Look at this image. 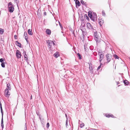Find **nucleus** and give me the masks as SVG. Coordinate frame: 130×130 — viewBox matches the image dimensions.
Masks as SVG:
<instances>
[{
	"instance_id": "19",
	"label": "nucleus",
	"mask_w": 130,
	"mask_h": 130,
	"mask_svg": "<svg viewBox=\"0 0 130 130\" xmlns=\"http://www.w3.org/2000/svg\"><path fill=\"white\" fill-rule=\"evenodd\" d=\"M104 53V52L102 51L101 49L99 50L98 51V55H101V54H103Z\"/></svg>"
},
{
	"instance_id": "43",
	"label": "nucleus",
	"mask_w": 130,
	"mask_h": 130,
	"mask_svg": "<svg viewBox=\"0 0 130 130\" xmlns=\"http://www.w3.org/2000/svg\"><path fill=\"white\" fill-rule=\"evenodd\" d=\"M23 54H24V55L26 54V52H25V51H23Z\"/></svg>"
},
{
	"instance_id": "49",
	"label": "nucleus",
	"mask_w": 130,
	"mask_h": 130,
	"mask_svg": "<svg viewBox=\"0 0 130 130\" xmlns=\"http://www.w3.org/2000/svg\"><path fill=\"white\" fill-rule=\"evenodd\" d=\"M117 85H118V84H119V82H117Z\"/></svg>"
},
{
	"instance_id": "11",
	"label": "nucleus",
	"mask_w": 130,
	"mask_h": 130,
	"mask_svg": "<svg viewBox=\"0 0 130 130\" xmlns=\"http://www.w3.org/2000/svg\"><path fill=\"white\" fill-rule=\"evenodd\" d=\"M99 23L100 26H102L104 23L103 20L102 19H100L99 20Z\"/></svg>"
},
{
	"instance_id": "26",
	"label": "nucleus",
	"mask_w": 130,
	"mask_h": 130,
	"mask_svg": "<svg viewBox=\"0 0 130 130\" xmlns=\"http://www.w3.org/2000/svg\"><path fill=\"white\" fill-rule=\"evenodd\" d=\"M102 14L103 16H106V14L104 10L102 11Z\"/></svg>"
},
{
	"instance_id": "10",
	"label": "nucleus",
	"mask_w": 130,
	"mask_h": 130,
	"mask_svg": "<svg viewBox=\"0 0 130 130\" xmlns=\"http://www.w3.org/2000/svg\"><path fill=\"white\" fill-rule=\"evenodd\" d=\"M99 55V61L100 62H101V61L103 59L104 55L103 54H101V55Z\"/></svg>"
},
{
	"instance_id": "14",
	"label": "nucleus",
	"mask_w": 130,
	"mask_h": 130,
	"mask_svg": "<svg viewBox=\"0 0 130 130\" xmlns=\"http://www.w3.org/2000/svg\"><path fill=\"white\" fill-rule=\"evenodd\" d=\"M6 88H7L8 90H11V87L10 86V84L8 83L7 84Z\"/></svg>"
},
{
	"instance_id": "8",
	"label": "nucleus",
	"mask_w": 130,
	"mask_h": 130,
	"mask_svg": "<svg viewBox=\"0 0 130 130\" xmlns=\"http://www.w3.org/2000/svg\"><path fill=\"white\" fill-rule=\"evenodd\" d=\"M94 15H93V17L91 19L93 21H96L97 19L96 14L94 13H93Z\"/></svg>"
},
{
	"instance_id": "16",
	"label": "nucleus",
	"mask_w": 130,
	"mask_h": 130,
	"mask_svg": "<svg viewBox=\"0 0 130 130\" xmlns=\"http://www.w3.org/2000/svg\"><path fill=\"white\" fill-rule=\"evenodd\" d=\"M46 34L49 35H50L51 34V30L49 29H47V30H46Z\"/></svg>"
},
{
	"instance_id": "28",
	"label": "nucleus",
	"mask_w": 130,
	"mask_h": 130,
	"mask_svg": "<svg viewBox=\"0 0 130 130\" xmlns=\"http://www.w3.org/2000/svg\"><path fill=\"white\" fill-rule=\"evenodd\" d=\"M0 108H1V112L2 113V118H3V110L2 109V107H1Z\"/></svg>"
},
{
	"instance_id": "36",
	"label": "nucleus",
	"mask_w": 130,
	"mask_h": 130,
	"mask_svg": "<svg viewBox=\"0 0 130 130\" xmlns=\"http://www.w3.org/2000/svg\"><path fill=\"white\" fill-rule=\"evenodd\" d=\"M50 126L49 123H47L46 124V127L47 128H48Z\"/></svg>"
},
{
	"instance_id": "1",
	"label": "nucleus",
	"mask_w": 130,
	"mask_h": 130,
	"mask_svg": "<svg viewBox=\"0 0 130 130\" xmlns=\"http://www.w3.org/2000/svg\"><path fill=\"white\" fill-rule=\"evenodd\" d=\"M8 11L10 12H12L14 10V7H13L12 4L11 2H9L8 4Z\"/></svg>"
},
{
	"instance_id": "21",
	"label": "nucleus",
	"mask_w": 130,
	"mask_h": 130,
	"mask_svg": "<svg viewBox=\"0 0 130 130\" xmlns=\"http://www.w3.org/2000/svg\"><path fill=\"white\" fill-rule=\"evenodd\" d=\"M1 126L2 129H3V128H4L3 121V118H2L1 120Z\"/></svg>"
},
{
	"instance_id": "44",
	"label": "nucleus",
	"mask_w": 130,
	"mask_h": 130,
	"mask_svg": "<svg viewBox=\"0 0 130 130\" xmlns=\"http://www.w3.org/2000/svg\"><path fill=\"white\" fill-rule=\"evenodd\" d=\"M44 15H46V12H44Z\"/></svg>"
},
{
	"instance_id": "53",
	"label": "nucleus",
	"mask_w": 130,
	"mask_h": 130,
	"mask_svg": "<svg viewBox=\"0 0 130 130\" xmlns=\"http://www.w3.org/2000/svg\"><path fill=\"white\" fill-rule=\"evenodd\" d=\"M119 86H120V85H119V86H118V87H119Z\"/></svg>"
},
{
	"instance_id": "30",
	"label": "nucleus",
	"mask_w": 130,
	"mask_h": 130,
	"mask_svg": "<svg viewBox=\"0 0 130 130\" xmlns=\"http://www.w3.org/2000/svg\"><path fill=\"white\" fill-rule=\"evenodd\" d=\"M113 56L115 59H118L119 58V57L116 54L114 55Z\"/></svg>"
},
{
	"instance_id": "42",
	"label": "nucleus",
	"mask_w": 130,
	"mask_h": 130,
	"mask_svg": "<svg viewBox=\"0 0 130 130\" xmlns=\"http://www.w3.org/2000/svg\"><path fill=\"white\" fill-rule=\"evenodd\" d=\"M65 116H66V120H67V121H68V118H67V115L66 114H65Z\"/></svg>"
},
{
	"instance_id": "18",
	"label": "nucleus",
	"mask_w": 130,
	"mask_h": 130,
	"mask_svg": "<svg viewBox=\"0 0 130 130\" xmlns=\"http://www.w3.org/2000/svg\"><path fill=\"white\" fill-rule=\"evenodd\" d=\"M75 4H76V6L77 5L78 6H79L80 5V2L78 0H76V1Z\"/></svg>"
},
{
	"instance_id": "15",
	"label": "nucleus",
	"mask_w": 130,
	"mask_h": 130,
	"mask_svg": "<svg viewBox=\"0 0 130 130\" xmlns=\"http://www.w3.org/2000/svg\"><path fill=\"white\" fill-rule=\"evenodd\" d=\"M15 44L17 45L19 47H21V44L18 41H16L15 42Z\"/></svg>"
},
{
	"instance_id": "51",
	"label": "nucleus",
	"mask_w": 130,
	"mask_h": 130,
	"mask_svg": "<svg viewBox=\"0 0 130 130\" xmlns=\"http://www.w3.org/2000/svg\"><path fill=\"white\" fill-rule=\"evenodd\" d=\"M25 130H27V129H26H26Z\"/></svg>"
},
{
	"instance_id": "33",
	"label": "nucleus",
	"mask_w": 130,
	"mask_h": 130,
	"mask_svg": "<svg viewBox=\"0 0 130 130\" xmlns=\"http://www.w3.org/2000/svg\"><path fill=\"white\" fill-rule=\"evenodd\" d=\"M84 125V123H82V124H80V127L81 128L83 127Z\"/></svg>"
},
{
	"instance_id": "40",
	"label": "nucleus",
	"mask_w": 130,
	"mask_h": 130,
	"mask_svg": "<svg viewBox=\"0 0 130 130\" xmlns=\"http://www.w3.org/2000/svg\"><path fill=\"white\" fill-rule=\"evenodd\" d=\"M14 38L15 39H17V36L15 35L14 36Z\"/></svg>"
},
{
	"instance_id": "5",
	"label": "nucleus",
	"mask_w": 130,
	"mask_h": 130,
	"mask_svg": "<svg viewBox=\"0 0 130 130\" xmlns=\"http://www.w3.org/2000/svg\"><path fill=\"white\" fill-rule=\"evenodd\" d=\"M16 55L17 58H21V52L18 50H17L16 52Z\"/></svg>"
},
{
	"instance_id": "48",
	"label": "nucleus",
	"mask_w": 130,
	"mask_h": 130,
	"mask_svg": "<svg viewBox=\"0 0 130 130\" xmlns=\"http://www.w3.org/2000/svg\"><path fill=\"white\" fill-rule=\"evenodd\" d=\"M39 118L40 119V120H41V118H40V115H39Z\"/></svg>"
},
{
	"instance_id": "20",
	"label": "nucleus",
	"mask_w": 130,
	"mask_h": 130,
	"mask_svg": "<svg viewBox=\"0 0 130 130\" xmlns=\"http://www.w3.org/2000/svg\"><path fill=\"white\" fill-rule=\"evenodd\" d=\"M27 34L26 32H25L24 34V36H25V40L27 41V40L28 39V37H27Z\"/></svg>"
},
{
	"instance_id": "37",
	"label": "nucleus",
	"mask_w": 130,
	"mask_h": 130,
	"mask_svg": "<svg viewBox=\"0 0 130 130\" xmlns=\"http://www.w3.org/2000/svg\"><path fill=\"white\" fill-rule=\"evenodd\" d=\"M58 22L59 23V25H60L61 28H62V26L61 25V24L60 23V22L59 21H58Z\"/></svg>"
},
{
	"instance_id": "7",
	"label": "nucleus",
	"mask_w": 130,
	"mask_h": 130,
	"mask_svg": "<svg viewBox=\"0 0 130 130\" xmlns=\"http://www.w3.org/2000/svg\"><path fill=\"white\" fill-rule=\"evenodd\" d=\"M89 68L90 73L91 74L94 73V70H93V69L92 68V64H89Z\"/></svg>"
},
{
	"instance_id": "12",
	"label": "nucleus",
	"mask_w": 130,
	"mask_h": 130,
	"mask_svg": "<svg viewBox=\"0 0 130 130\" xmlns=\"http://www.w3.org/2000/svg\"><path fill=\"white\" fill-rule=\"evenodd\" d=\"M54 56L56 58L58 57V56H59V53L58 52H56L54 55Z\"/></svg>"
},
{
	"instance_id": "46",
	"label": "nucleus",
	"mask_w": 130,
	"mask_h": 130,
	"mask_svg": "<svg viewBox=\"0 0 130 130\" xmlns=\"http://www.w3.org/2000/svg\"><path fill=\"white\" fill-rule=\"evenodd\" d=\"M36 113H37V115H38V116H39V113H38L37 112H36Z\"/></svg>"
},
{
	"instance_id": "47",
	"label": "nucleus",
	"mask_w": 130,
	"mask_h": 130,
	"mask_svg": "<svg viewBox=\"0 0 130 130\" xmlns=\"http://www.w3.org/2000/svg\"><path fill=\"white\" fill-rule=\"evenodd\" d=\"M25 60L26 61H27V60H28V58H25Z\"/></svg>"
},
{
	"instance_id": "50",
	"label": "nucleus",
	"mask_w": 130,
	"mask_h": 130,
	"mask_svg": "<svg viewBox=\"0 0 130 130\" xmlns=\"http://www.w3.org/2000/svg\"><path fill=\"white\" fill-rule=\"evenodd\" d=\"M30 99H32V95H31V97H30Z\"/></svg>"
},
{
	"instance_id": "38",
	"label": "nucleus",
	"mask_w": 130,
	"mask_h": 130,
	"mask_svg": "<svg viewBox=\"0 0 130 130\" xmlns=\"http://www.w3.org/2000/svg\"><path fill=\"white\" fill-rule=\"evenodd\" d=\"M77 55H78V56L79 57V58L80 59H81V56L80 55L79 53H78Z\"/></svg>"
},
{
	"instance_id": "25",
	"label": "nucleus",
	"mask_w": 130,
	"mask_h": 130,
	"mask_svg": "<svg viewBox=\"0 0 130 130\" xmlns=\"http://www.w3.org/2000/svg\"><path fill=\"white\" fill-rule=\"evenodd\" d=\"M14 2H15L16 4H17V6L18 7V4L19 3V2L18 0H14Z\"/></svg>"
},
{
	"instance_id": "9",
	"label": "nucleus",
	"mask_w": 130,
	"mask_h": 130,
	"mask_svg": "<svg viewBox=\"0 0 130 130\" xmlns=\"http://www.w3.org/2000/svg\"><path fill=\"white\" fill-rule=\"evenodd\" d=\"M87 27L89 29H93V28L92 26L91 25L90 23H88L87 24Z\"/></svg>"
},
{
	"instance_id": "22",
	"label": "nucleus",
	"mask_w": 130,
	"mask_h": 130,
	"mask_svg": "<svg viewBox=\"0 0 130 130\" xmlns=\"http://www.w3.org/2000/svg\"><path fill=\"white\" fill-rule=\"evenodd\" d=\"M124 83L125 85H128L129 82L127 80H125L124 81Z\"/></svg>"
},
{
	"instance_id": "3",
	"label": "nucleus",
	"mask_w": 130,
	"mask_h": 130,
	"mask_svg": "<svg viewBox=\"0 0 130 130\" xmlns=\"http://www.w3.org/2000/svg\"><path fill=\"white\" fill-rule=\"evenodd\" d=\"M9 90L7 88H6L5 91V95L7 97H9L10 95V93L9 92Z\"/></svg>"
},
{
	"instance_id": "39",
	"label": "nucleus",
	"mask_w": 130,
	"mask_h": 130,
	"mask_svg": "<svg viewBox=\"0 0 130 130\" xmlns=\"http://www.w3.org/2000/svg\"><path fill=\"white\" fill-rule=\"evenodd\" d=\"M24 57L25 58H27V56L26 55V54H24Z\"/></svg>"
},
{
	"instance_id": "4",
	"label": "nucleus",
	"mask_w": 130,
	"mask_h": 130,
	"mask_svg": "<svg viewBox=\"0 0 130 130\" xmlns=\"http://www.w3.org/2000/svg\"><path fill=\"white\" fill-rule=\"evenodd\" d=\"M106 57H107V62L108 63L110 61L112 57V56L111 54H107L106 55Z\"/></svg>"
},
{
	"instance_id": "27",
	"label": "nucleus",
	"mask_w": 130,
	"mask_h": 130,
	"mask_svg": "<svg viewBox=\"0 0 130 130\" xmlns=\"http://www.w3.org/2000/svg\"><path fill=\"white\" fill-rule=\"evenodd\" d=\"M2 67L3 68H4L5 67V62L2 63L1 64Z\"/></svg>"
},
{
	"instance_id": "41",
	"label": "nucleus",
	"mask_w": 130,
	"mask_h": 130,
	"mask_svg": "<svg viewBox=\"0 0 130 130\" xmlns=\"http://www.w3.org/2000/svg\"><path fill=\"white\" fill-rule=\"evenodd\" d=\"M84 17H86V19H88L89 18L86 15H85Z\"/></svg>"
},
{
	"instance_id": "23",
	"label": "nucleus",
	"mask_w": 130,
	"mask_h": 130,
	"mask_svg": "<svg viewBox=\"0 0 130 130\" xmlns=\"http://www.w3.org/2000/svg\"><path fill=\"white\" fill-rule=\"evenodd\" d=\"M106 117H107L109 118L110 117H113V116L111 114L110 115L109 114L106 115Z\"/></svg>"
},
{
	"instance_id": "35",
	"label": "nucleus",
	"mask_w": 130,
	"mask_h": 130,
	"mask_svg": "<svg viewBox=\"0 0 130 130\" xmlns=\"http://www.w3.org/2000/svg\"><path fill=\"white\" fill-rule=\"evenodd\" d=\"M93 55L95 56H96L97 55V53L96 52H94L93 53Z\"/></svg>"
},
{
	"instance_id": "2",
	"label": "nucleus",
	"mask_w": 130,
	"mask_h": 130,
	"mask_svg": "<svg viewBox=\"0 0 130 130\" xmlns=\"http://www.w3.org/2000/svg\"><path fill=\"white\" fill-rule=\"evenodd\" d=\"M46 43L48 44V47L50 48L51 47L53 44V45H55L54 43L53 42V41L51 40L46 41Z\"/></svg>"
},
{
	"instance_id": "52",
	"label": "nucleus",
	"mask_w": 130,
	"mask_h": 130,
	"mask_svg": "<svg viewBox=\"0 0 130 130\" xmlns=\"http://www.w3.org/2000/svg\"><path fill=\"white\" fill-rule=\"evenodd\" d=\"M79 121H80V120H79Z\"/></svg>"
},
{
	"instance_id": "29",
	"label": "nucleus",
	"mask_w": 130,
	"mask_h": 130,
	"mask_svg": "<svg viewBox=\"0 0 130 130\" xmlns=\"http://www.w3.org/2000/svg\"><path fill=\"white\" fill-rule=\"evenodd\" d=\"M81 3L83 5H86V3H84V2L83 0H81L80 1Z\"/></svg>"
},
{
	"instance_id": "32",
	"label": "nucleus",
	"mask_w": 130,
	"mask_h": 130,
	"mask_svg": "<svg viewBox=\"0 0 130 130\" xmlns=\"http://www.w3.org/2000/svg\"><path fill=\"white\" fill-rule=\"evenodd\" d=\"M68 121H67V119L66 120V127L67 128H68Z\"/></svg>"
},
{
	"instance_id": "31",
	"label": "nucleus",
	"mask_w": 130,
	"mask_h": 130,
	"mask_svg": "<svg viewBox=\"0 0 130 130\" xmlns=\"http://www.w3.org/2000/svg\"><path fill=\"white\" fill-rule=\"evenodd\" d=\"M101 65H102V63L101 62L100 63V66H99L97 68V70H99L101 68Z\"/></svg>"
},
{
	"instance_id": "6",
	"label": "nucleus",
	"mask_w": 130,
	"mask_h": 130,
	"mask_svg": "<svg viewBox=\"0 0 130 130\" xmlns=\"http://www.w3.org/2000/svg\"><path fill=\"white\" fill-rule=\"evenodd\" d=\"M97 32L96 31L94 33V35L95 37V39L96 42H99L100 40L98 41V39H99V36L97 35Z\"/></svg>"
},
{
	"instance_id": "34",
	"label": "nucleus",
	"mask_w": 130,
	"mask_h": 130,
	"mask_svg": "<svg viewBox=\"0 0 130 130\" xmlns=\"http://www.w3.org/2000/svg\"><path fill=\"white\" fill-rule=\"evenodd\" d=\"M0 62L2 63L4 62V59L3 58L0 59Z\"/></svg>"
},
{
	"instance_id": "45",
	"label": "nucleus",
	"mask_w": 130,
	"mask_h": 130,
	"mask_svg": "<svg viewBox=\"0 0 130 130\" xmlns=\"http://www.w3.org/2000/svg\"><path fill=\"white\" fill-rule=\"evenodd\" d=\"M0 108H1V107H2V104L1 103L0 104Z\"/></svg>"
},
{
	"instance_id": "17",
	"label": "nucleus",
	"mask_w": 130,
	"mask_h": 130,
	"mask_svg": "<svg viewBox=\"0 0 130 130\" xmlns=\"http://www.w3.org/2000/svg\"><path fill=\"white\" fill-rule=\"evenodd\" d=\"M89 16L91 19L93 17V15L92 14V12L90 11H89L88 13Z\"/></svg>"
},
{
	"instance_id": "13",
	"label": "nucleus",
	"mask_w": 130,
	"mask_h": 130,
	"mask_svg": "<svg viewBox=\"0 0 130 130\" xmlns=\"http://www.w3.org/2000/svg\"><path fill=\"white\" fill-rule=\"evenodd\" d=\"M28 33L30 35H32V30L30 29H28Z\"/></svg>"
},
{
	"instance_id": "24",
	"label": "nucleus",
	"mask_w": 130,
	"mask_h": 130,
	"mask_svg": "<svg viewBox=\"0 0 130 130\" xmlns=\"http://www.w3.org/2000/svg\"><path fill=\"white\" fill-rule=\"evenodd\" d=\"M4 32V30L2 28H0V34H2Z\"/></svg>"
}]
</instances>
